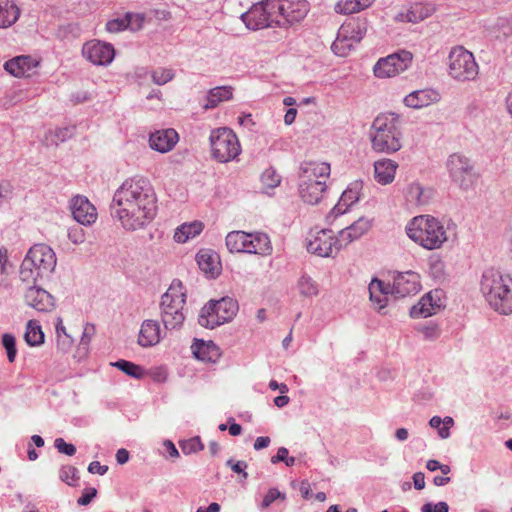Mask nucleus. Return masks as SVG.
<instances>
[{
  "instance_id": "1",
  "label": "nucleus",
  "mask_w": 512,
  "mask_h": 512,
  "mask_svg": "<svg viewBox=\"0 0 512 512\" xmlns=\"http://www.w3.org/2000/svg\"><path fill=\"white\" fill-rule=\"evenodd\" d=\"M111 209L124 230H141L157 215V196L148 180L128 178L114 192Z\"/></svg>"
},
{
  "instance_id": "2",
  "label": "nucleus",
  "mask_w": 512,
  "mask_h": 512,
  "mask_svg": "<svg viewBox=\"0 0 512 512\" xmlns=\"http://www.w3.org/2000/svg\"><path fill=\"white\" fill-rule=\"evenodd\" d=\"M480 289L493 310L503 315L512 314V277L509 274L494 269L485 271Z\"/></svg>"
},
{
  "instance_id": "3",
  "label": "nucleus",
  "mask_w": 512,
  "mask_h": 512,
  "mask_svg": "<svg viewBox=\"0 0 512 512\" xmlns=\"http://www.w3.org/2000/svg\"><path fill=\"white\" fill-rule=\"evenodd\" d=\"M402 120L396 113L379 114L373 121L372 149L378 153L393 154L402 147Z\"/></svg>"
},
{
  "instance_id": "4",
  "label": "nucleus",
  "mask_w": 512,
  "mask_h": 512,
  "mask_svg": "<svg viewBox=\"0 0 512 512\" xmlns=\"http://www.w3.org/2000/svg\"><path fill=\"white\" fill-rule=\"evenodd\" d=\"M406 234L414 243L427 250L440 249L448 240L440 220L431 215L413 217L406 225Z\"/></svg>"
},
{
  "instance_id": "5",
  "label": "nucleus",
  "mask_w": 512,
  "mask_h": 512,
  "mask_svg": "<svg viewBox=\"0 0 512 512\" xmlns=\"http://www.w3.org/2000/svg\"><path fill=\"white\" fill-rule=\"evenodd\" d=\"M56 266L54 251L45 244L31 247L20 267V280L25 284H35L38 278L51 273Z\"/></svg>"
},
{
  "instance_id": "6",
  "label": "nucleus",
  "mask_w": 512,
  "mask_h": 512,
  "mask_svg": "<svg viewBox=\"0 0 512 512\" xmlns=\"http://www.w3.org/2000/svg\"><path fill=\"white\" fill-rule=\"evenodd\" d=\"M186 290L180 281H173L162 295L160 308L161 318L165 328H176L185 320L184 307Z\"/></svg>"
},
{
  "instance_id": "7",
  "label": "nucleus",
  "mask_w": 512,
  "mask_h": 512,
  "mask_svg": "<svg viewBox=\"0 0 512 512\" xmlns=\"http://www.w3.org/2000/svg\"><path fill=\"white\" fill-rule=\"evenodd\" d=\"M225 243L231 253L268 256L273 250L269 236L261 232L231 231L226 235Z\"/></svg>"
},
{
  "instance_id": "8",
  "label": "nucleus",
  "mask_w": 512,
  "mask_h": 512,
  "mask_svg": "<svg viewBox=\"0 0 512 512\" xmlns=\"http://www.w3.org/2000/svg\"><path fill=\"white\" fill-rule=\"evenodd\" d=\"M448 74L458 82L475 80L479 74V65L473 53L463 46L453 47L448 55Z\"/></svg>"
},
{
  "instance_id": "9",
  "label": "nucleus",
  "mask_w": 512,
  "mask_h": 512,
  "mask_svg": "<svg viewBox=\"0 0 512 512\" xmlns=\"http://www.w3.org/2000/svg\"><path fill=\"white\" fill-rule=\"evenodd\" d=\"M238 311V303L229 297L211 300L202 309L198 322L202 327L213 329L231 321Z\"/></svg>"
},
{
  "instance_id": "10",
  "label": "nucleus",
  "mask_w": 512,
  "mask_h": 512,
  "mask_svg": "<svg viewBox=\"0 0 512 512\" xmlns=\"http://www.w3.org/2000/svg\"><path fill=\"white\" fill-rule=\"evenodd\" d=\"M209 139L211 155L220 163L234 160L241 152L239 139L229 128L223 127L213 130Z\"/></svg>"
},
{
  "instance_id": "11",
  "label": "nucleus",
  "mask_w": 512,
  "mask_h": 512,
  "mask_svg": "<svg viewBox=\"0 0 512 512\" xmlns=\"http://www.w3.org/2000/svg\"><path fill=\"white\" fill-rule=\"evenodd\" d=\"M307 251L319 257H334L343 248L340 236L331 229L311 230L306 239Z\"/></svg>"
},
{
  "instance_id": "12",
  "label": "nucleus",
  "mask_w": 512,
  "mask_h": 512,
  "mask_svg": "<svg viewBox=\"0 0 512 512\" xmlns=\"http://www.w3.org/2000/svg\"><path fill=\"white\" fill-rule=\"evenodd\" d=\"M274 5V0H265L254 4L242 15V20L246 27L251 30H259L272 26L273 24L277 25L279 20H276V9H272Z\"/></svg>"
},
{
  "instance_id": "13",
  "label": "nucleus",
  "mask_w": 512,
  "mask_h": 512,
  "mask_svg": "<svg viewBox=\"0 0 512 512\" xmlns=\"http://www.w3.org/2000/svg\"><path fill=\"white\" fill-rule=\"evenodd\" d=\"M275 5L272 9H276L277 25L284 26L294 24L303 20L308 11L309 3L306 0H274Z\"/></svg>"
},
{
  "instance_id": "14",
  "label": "nucleus",
  "mask_w": 512,
  "mask_h": 512,
  "mask_svg": "<svg viewBox=\"0 0 512 512\" xmlns=\"http://www.w3.org/2000/svg\"><path fill=\"white\" fill-rule=\"evenodd\" d=\"M413 55L409 51H401L381 58L374 66V74L378 78L394 77L404 72L412 63Z\"/></svg>"
},
{
  "instance_id": "15",
  "label": "nucleus",
  "mask_w": 512,
  "mask_h": 512,
  "mask_svg": "<svg viewBox=\"0 0 512 512\" xmlns=\"http://www.w3.org/2000/svg\"><path fill=\"white\" fill-rule=\"evenodd\" d=\"M83 56L94 65H108L115 56V50L109 43L90 40L83 45Z\"/></svg>"
},
{
  "instance_id": "16",
  "label": "nucleus",
  "mask_w": 512,
  "mask_h": 512,
  "mask_svg": "<svg viewBox=\"0 0 512 512\" xmlns=\"http://www.w3.org/2000/svg\"><path fill=\"white\" fill-rule=\"evenodd\" d=\"M166 329L159 321L146 319L140 325L137 343L143 348L154 347L166 336Z\"/></svg>"
},
{
  "instance_id": "17",
  "label": "nucleus",
  "mask_w": 512,
  "mask_h": 512,
  "mask_svg": "<svg viewBox=\"0 0 512 512\" xmlns=\"http://www.w3.org/2000/svg\"><path fill=\"white\" fill-rule=\"evenodd\" d=\"M421 288L420 276L413 271L399 273L393 281L391 293L395 297H406L419 292Z\"/></svg>"
},
{
  "instance_id": "18",
  "label": "nucleus",
  "mask_w": 512,
  "mask_h": 512,
  "mask_svg": "<svg viewBox=\"0 0 512 512\" xmlns=\"http://www.w3.org/2000/svg\"><path fill=\"white\" fill-rule=\"evenodd\" d=\"M71 214L74 220L81 225L89 226L97 219L95 206L84 196H76L70 204Z\"/></svg>"
},
{
  "instance_id": "19",
  "label": "nucleus",
  "mask_w": 512,
  "mask_h": 512,
  "mask_svg": "<svg viewBox=\"0 0 512 512\" xmlns=\"http://www.w3.org/2000/svg\"><path fill=\"white\" fill-rule=\"evenodd\" d=\"M330 164L326 162H305L301 165L299 181L319 183L323 182V186L327 187V180L330 176Z\"/></svg>"
},
{
  "instance_id": "20",
  "label": "nucleus",
  "mask_w": 512,
  "mask_h": 512,
  "mask_svg": "<svg viewBox=\"0 0 512 512\" xmlns=\"http://www.w3.org/2000/svg\"><path fill=\"white\" fill-rule=\"evenodd\" d=\"M441 294L440 290H434L421 297L418 303L412 306L410 310L411 317L427 318L435 314L442 305Z\"/></svg>"
},
{
  "instance_id": "21",
  "label": "nucleus",
  "mask_w": 512,
  "mask_h": 512,
  "mask_svg": "<svg viewBox=\"0 0 512 512\" xmlns=\"http://www.w3.org/2000/svg\"><path fill=\"white\" fill-rule=\"evenodd\" d=\"M26 285L24 298L27 305L38 311H48L53 307V297L46 290L36 286V283Z\"/></svg>"
},
{
  "instance_id": "22",
  "label": "nucleus",
  "mask_w": 512,
  "mask_h": 512,
  "mask_svg": "<svg viewBox=\"0 0 512 512\" xmlns=\"http://www.w3.org/2000/svg\"><path fill=\"white\" fill-rule=\"evenodd\" d=\"M39 61L29 55L16 56L4 64V69L14 77H29L36 67L39 66Z\"/></svg>"
},
{
  "instance_id": "23",
  "label": "nucleus",
  "mask_w": 512,
  "mask_h": 512,
  "mask_svg": "<svg viewBox=\"0 0 512 512\" xmlns=\"http://www.w3.org/2000/svg\"><path fill=\"white\" fill-rule=\"evenodd\" d=\"M441 100L440 93L432 88L415 90L404 98V104L413 109H422Z\"/></svg>"
},
{
  "instance_id": "24",
  "label": "nucleus",
  "mask_w": 512,
  "mask_h": 512,
  "mask_svg": "<svg viewBox=\"0 0 512 512\" xmlns=\"http://www.w3.org/2000/svg\"><path fill=\"white\" fill-rule=\"evenodd\" d=\"M373 225V219L368 217H360L350 226L339 231L340 242L343 247H346L350 243L360 239L365 235Z\"/></svg>"
},
{
  "instance_id": "25",
  "label": "nucleus",
  "mask_w": 512,
  "mask_h": 512,
  "mask_svg": "<svg viewBox=\"0 0 512 512\" xmlns=\"http://www.w3.org/2000/svg\"><path fill=\"white\" fill-rule=\"evenodd\" d=\"M179 140L178 133L174 129L158 130L150 135V147L160 153L171 151Z\"/></svg>"
},
{
  "instance_id": "26",
  "label": "nucleus",
  "mask_w": 512,
  "mask_h": 512,
  "mask_svg": "<svg viewBox=\"0 0 512 512\" xmlns=\"http://www.w3.org/2000/svg\"><path fill=\"white\" fill-rule=\"evenodd\" d=\"M199 268L208 276L214 278L221 272L219 255L210 249H202L196 255Z\"/></svg>"
},
{
  "instance_id": "27",
  "label": "nucleus",
  "mask_w": 512,
  "mask_h": 512,
  "mask_svg": "<svg viewBox=\"0 0 512 512\" xmlns=\"http://www.w3.org/2000/svg\"><path fill=\"white\" fill-rule=\"evenodd\" d=\"M191 349L193 355L202 362L216 363L221 357L220 348L212 341L196 339Z\"/></svg>"
},
{
  "instance_id": "28",
  "label": "nucleus",
  "mask_w": 512,
  "mask_h": 512,
  "mask_svg": "<svg viewBox=\"0 0 512 512\" xmlns=\"http://www.w3.org/2000/svg\"><path fill=\"white\" fill-rule=\"evenodd\" d=\"M398 164L391 159H381L374 163V178L382 185L393 182Z\"/></svg>"
},
{
  "instance_id": "29",
  "label": "nucleus",
  "mask_w": 512,
  "mask_h": 512,
  "mask_svg": "<svg viewBox=\"0 0 512 512\" xmlns=\"http://www.w3.org/2000/svg\"><path fill=\"white\" fill-rule=\"evenodd\" d=\"M327 187L323 186V182L309 183L299 181V195L301 199L310 205L317 204L323 198Z\"/></svg>"
},
{
  "instance_id": "30",
  "label": "nucleus",
  "mask_w": 512,
  "mask_h": 512,
  "mask_svg": "<svg viewBox=\"0 0 512 512\" xmlns=\"http://www.w3.org/2000/svg\"><path fill=\"white\" fill-rule=\"evenodd\" d=\"M340 29L358 44L367 32L368 21L362 18H350L340 26Z\"/></svg>"
},
{
  "instance_id": "31",
  "label": "nucleus",
  "mask_w": 512,
  "mask_h": 512,
  "mask_svg": "<svg viewBox=\"0 0 512 512\" xmlns=\"http://www.w3.org/2000/svg\"><path fill=\"white\" fill-rule=\"evenodd\" d=\"M95 334V326L93 324L86 323L83 327L81 339L75 346H71L69 352L72 357L77 361L84 359L89 351V343Z\"/></svg>"
},
{
  "instance_id": "32",
  "label": "nucleus",
  "mask_w": 512,
  "mask_h": 512,
  "mask_svg": "<svg viewBox=\"0 0 512 512\" xmlns=\"http://www.w3.org/2000/svg\"><path fill=\"white\" fill-rule=\"evenodd\" d=\"M389 292H391L389 285H386L378 279H373L369 284L370 300L378 310L386 307Z\"/></svg>"
},
{
  "instance_id": "33",
  "label": "nucleus",
  "mask_w": 512,
  "mask_h": 512,
  "mask_svg": "<svg viewBox=\"0 0 512 512\" xmlns=\"http://www.w3.org/2000/svg\"><path fill=\"white\" fill-rule=\"evenodd\" d=\"M361 183H352L341 195L338 204L333 208V212L343 214L349 206L359 200Z\"/></svg>"
},
{
  "instance_id": "34",
  "label": "nucleus",
  "mask_w": 512,
  "mask_h": 512,
  "mask_svg": "<svg viewBox=\"0 0 512 512\" xmlns=\"http://www.w3.org/2000/svg\"><path fill=\"white\" fill-rule=\"evenodd\" d=\"M447 167L456 181H462L465 174H468L471 170L468 158L459 154H453L449 157Z\"/></svg>"
},
{
  "instance_id": "35",
  "label": "nucleus",
  "mask_w": 512,
  "mask_h": 512,
  "mask_svg": "<svg viewBox=\"0 0 512 512\" xmlns=\"http://www.w3.org/2000/svg\"><path fill=\"white\" fill-rule=\"evenodd\" d=\"M20 16V9L13 0H0V28L14 24Z\"/></svg>"
},
{
  "instance_id": "36",
  "label": "nucleus",
  "mask_w": 512,
  "mask_h": 512,
  "mask_svg": "<svg viewBox=\"0 0 512 512\" xmlns=\"http://www.w3.org/2000/svg\"><path fill=\"white\" fill-rule=\"evenodd\" d=\"M437 11L433 3H415L408 8V22L418 23L431 17Z\"/></svg>"
},
{
  "instance_id": "37",
  "label": "nucleus",
  "mask_w": 512,
  "mask_h": 512,
  "mask_svg": "<svg viewBox=\"0 0 512 512\" xmlns=\"http://www.w3.org/2000/svg\"><path fill=\"white\" fill-rule=\"evenodd\" d=\"M203 227L202 222L199 221L184 223L175 230L173 238L177 243H186L188 240L199 235Z\"/></svg>"
},
{
  "instance_id": "38",
  "label": "nucleus",
  "mask_w": 512,
  "mask_h": 512,
  "mask_svg": "<svg viewBox=\"0 0 512 512\" xmlns=\"http://www.w3.org/2000/svg\"><path fill=\"white\" fill-rule=\"evenodd\" d=\"M356 45L357 43L339 28L337 37L332 43L331 48L336 55L345 57L349 55Z\"/></svg>"
},
{
  "instance_id": "39",
  "label": "nucleus",
  "mask_w": 512,
  "mask_h": 512,
  "mask_svg": "<svg viewBox=\"0 0 512 512\" xmlns=\"http://www.w3.org/2000/svg\"><path fill=\"white\" fill-rule=\"evenodd\" d=\"M297 290L300 296L304 298H313L319 294L318 284L307 275H303L298 279Z\"/></svg>"
},
{
  "instance_id": "40",
  "label": "nucleus",
  "mask_w": 512,
  "mask_h": 512,
  "mask_svg": "<svg viewBox=\"0 0 512 512\" xmlns=\"http://www.w3.org/2000/svg\"><path fill=\"white\" fill-rule=\"evenodd\" d=\"M232 97L231 87L221 86L210 90L208 95V103L205 108H214L220 102L229 100Z\"/></svg>"
},
{
  "instance_id": "41",
  "label": "nucleus",
  "mask_w": 512,
  "mask_h": 512,
  "mask_svg": "<svg viewBox=\"0 0 512 512\" xmlns=\"http://www.w3.org/2000/svg\"><path fill=\"white\" fill-rule=\"evenodd\" d=\"M25 341L30 346H36L44 341V334L41 327L36 322L30 320L27 324L26 332L24 335Z\"/></svg>"
},
{
  "instance_id": "42",
  "label": "nucleus",
  "mask_w": 512,
  "mask_h": 512,
  "mask_svg": "<svg viewBox=\"0 0 512 512\" xmlns=\"http://www.w3.org/2000/svg\"><path fill=\"white\" fill-rule=\"evenodd\" d=\"M117 367L119 370L127 374L128 376L134 377L136 379H140L144 376V369L140 365H137L133 362L120 359L112 364Z\"/></svg>"
},
{
  "instance_id": "43",
  "label": "nucleus",
  "mask_w": 512,
  "mask_h": 512,
  "mask_svg": "<svg viewBox=\"0 0 512 512\" xmlns=\"http://www.w3.org/2000/svg\"><path fill=\"white\" fill-rule=\"evenodd\" d=\"M405 196L408 202L415 205H423L427 201L424 198V189L419 183H411L405 191Z\"/></svg>"
},
{
  "instance_id": "44",
  "label": "nucleus",
  "mask_w": 512,
  "mask_h": 512,
  "mask_svg": "<svg viewBox=\"0 0 512 512\" xmlns=\"http://www.w3.org/2000/svg\"><path fill=\"white\" fill-rule=\"evenodd\" d=\"M180 447L184 454L189 455L203 450L204 444L200 437L196 436L181 442Z\"/></svg>"
},
{
  "instance_id": "45",
  "label": "nucleus",
  "mask_w": 512,
  "mask_h": 512,
  "mask_svg": "<svg viewBox=\"0 0 512 512\" xmlns=\"http://www.w3.org/2000/svg\"><path fill=\"white\" fill-rule=\"evenodd\" d=\"M151 77L156 85H164L173 79L174 73L171 69L157 68L152 71Z\"/></svg>"
},
{
  "instance_id": "46",
  "label": "nucleus",
  "mask_w": 512,
  "mask_h": 512,
  "mask_svg": "<svg viewBox=\"0 0 512 512\" xmlns=\"http://www.w3.org/2000/svg\"><path fill=\"white\" fill-rule=\"evenodd\" d=\"M261 181L267 188H275L281 182L280 175L273 169H266L261 175Z\"/></svg>"
},
{
  "instance_id": "47",
  "label": "nucleus",
  "mask_w": 512,
  "mask_h": 512,
  "mask_svg": "<svg viewBox=\"0 0 512 512\" xmlns=\"http://www.w3.org/2000/svg\"><path fill=\"white\" fill-rule=\"evenodd\" d=\"M277 499L284 501L286 499V495L276 488L269 489L268 492L263 497V500L260 504V508L262 510L267 509Z\"/></svg>"
},
{
  "instance_id": "48",
  "label": "nucleus",
  "mask_w": 512,
  "mask_h": 512,
  "mask_svg": "<svg viewBox=\"0 0 512 512\" xmlns=\"http://www.w3.org/2000/svg\"><path fill=\"white\" fill-rule=\"evenodd\" d=\"M2 344L7 352L9 362H13L16 357V341L15 337L11 334H4L2 337Z\"/></svg>"
},
{
  "instance_id": "49",
  "label": "nucleus",
  "mask_w": 512,
  "mask_h": 512,
  "mask_svg": "<svg viewBox=\"0 0 512 512\" xmlns=\"http://www.w3.org/2000/svg\"><path fill=\"white\" fill-rule=\"evenodd\" d=\"M335 11L345 15L358 13L355 0H338Z\"/></svg>"
},
{
  "instance_id": "50",
  "label": "nucleus",
  "mask_w": 512,
  "mask_h": 512,
  "mask_svg": "<svg viewBox=\"0 0 512 512\" xmlns=\"http://www.w3.org/2000/svg\"><path fill=\"white\" fill-rule=\"evenodd\" d=\"M125 18L128 28L132 31L140 30L145 21L144 15L140 13H126Z\"/></svg>"
},
{
  "instance_id": "51",
  "label": "nucleus",
  "mask_w": 512,
  "mask_h": 512,
  "mask_svg": "<svg viewBox=\"0 0 512 512\" xmlns=\"http://www.w3.org/2000/svg\"><path fill=\"white\" fill-rule=\"evenodd\" d=\"M105 28H106V31L109 33H118L125 29H128V23L124 16L123 18H115V19L109 20L106 23Z\"/></svg>"
},
{
  "instance_id": "52",
  "label": "nucleus",
  "mask_w": 512,
  "mask_h": 512,
  "mask_svg": "<svg viewBox=\"0 0 512 512\" xmlns=\"http://www.w3.org/2000/svg\"><path fill=\"white\" fill-rule=\"evenodd\" d=\"M68 238L74 244H81L85 241V232L82 228L73 226L69 228Z\"/></svg>"
},
{
  "instance_id": "53",
  "label": "nucleus",
  "mask_w": 512,
  "mask_h": 512,
  "mask_svg": "<svg viewBox=\"0 0 512 512\" xmlns=\"http://www.w3.org/2000/svg\"><path fill=\"white\" fill-rule=\"evenodd\" d=\"M449 506L446 502H438L437 504L426 503L422 506L421 512H448Z\"/></svg>"
},
{
  "instance_id": "54",
  "label": "nucleus",
  "mask_w": 512,
  "mask_h": 512,
  "mask_svg": "<svg viewBox=\"0 0 512 512\" xmlns=\"http://www.w3.org/2000/svg\"><path fill=\"white\" fill-rule=\"evenodd\" d=\"M96 495H97L96 488H93V487L86 488L83 491L82 496L78 498L77 504L80 505V506H86V505H88L92 501V499Z\"/></svg>"
},
{
  "instance_id": "55",
  "label": "nucleus",
  "mask_w": 512,
  "mask_h": 512,
  "mask_svg": "<svg viewBox=\"0 0 512 512\" xmlns=\"http://www.w3.org/2000/svg\"><path fill=\"white\" fill-rule=\"evenodd\" d=\"M443 427L439 429V436L442 439H446L450 436V428L454 425L453 418L447 416L442 419Z\"/></svg>"
},
{
  "instance_id": "56",
  "label": "nucleus",
  "mask_w": 512,
  "mask_h": 512,
  "mask_svg": "<svg viewBox=\"0 0 512 512\" xmlns=\"http://www.w3.org/2000/svg\"><path fill=\"white\" fill-rule=\"evenodd\" d=\"M108 470V467L101 465L98 461H93L88 466V471L92 474L104 475Z\"/></svg>"
},
{
  "instance_id": "57",
  "label": "nucleus",
  "mask_w": 512,
  "mask_h": 512,
  "mask_svg": "<svg viewBox=\"0 0 512 512\" xmlns=\"http://www.w3.org/2000/svg\"><path fill=\"white\" fill-rule=\"evenodd\" d=\"M228 465L231 466V469L236 472V473H242L243 474V478H247V473L245 472V469L247 468V463L244 462V461H238L236 463H232L231 460H229L227 462Z\"/></svg>"
},
{
  "instance_id": "58",
  "label": "nucleus",
  "mask_w": 512,
  "mask_h": 512,
  "mask_svg": "<svg viewBox=\"0 0 512 512\" xmlns=\"http://www.w3.org/2000/svg\"><path fill=\"white\" fill-rule=\"evenodd\" d=\"M288 453H289V451L287 448L280 447L277 450L276 455L271 458V462L273 464L278 463V462H284L286 460V458L288 457Z\"/></svg>"
},
{
  "instance_id": "59",
  "label": "nucleus",
  "mask_w": 512,
  "mask_h": 512,
  "mask_svg": "<svg viewBox=\"0 0 512 512\" xmlns=\"http://www.w3.org/2000/svg\"><path fill=\"white\" fill-rule=\"evenodd\" d=\"M414 487L417 490H422L425 487V476L422 472H417L413 475Z\"/></svg>"
},
{
  "instance_id": "60",
  "label": "nucleus",
  "mask_w": 512,
  "mask_h": 512,
  "mask_svg": "<svg viewBox=\"0 0 512 512\" xmlns=\"http://www.w3.org/2000/svg\"><path fill=\"white\" fill-rule=\"evenodd\" d=\"M270 438L267 437V436H260L258 438H256L255 442H254V449L255 450H261L263 448H266L269 446L270 444Z\"/></svg>"
},
{
  "instance_id": "61",
  "label": "nucleus",
  "mask_w": 512,
  "mask_h": 512,
  "mask_svg": "<svg viewBox=\"0 0 512 512\" xmlns=\"http://www.w3.org/2000/svg\"><path fill=\"white\" fill-rule=\"evenodd\" d=\"M299 490L304 499H309L311 497V488L308 481H302L300 483Z\"/></svg>"
},
{
  "instance_id": "62",
  "label": "nucleus",
  "mask_w": 512,
  "mask_h": 512,
  "mask_svg": "<svg viewBox=\"0 0 512 512\" xmlns=\"http://www.w3.org/2000/svg\"><path fill=\"white\" fill-rule=\"evenodd\" d=\"M116 460L119 464H125L129 460V452L126 449H119L116 453Z\"/></svg>"
},
{
  "instance_id": "63",
  "label": "nucleus",
  "mask_w": 512,
  "mask_h": 512,
  "mask_svg": "<svg viewBox=\"0 0 512 512\" xmlns=\"http://www.w3.org/2000/svg\"><path fill=\"white\" fill-rule=\"evenodd\" d=\"M296 115H297V110L295 108L288 109L284 116L285 124L291 125L295 121Z\"/></svg>"
},
{
  "instance_id": "64",
  "label": "nucleus",
  "mask_w": 512,
  "mask_h": 512,
  "mask_svg": "<svg viewBox=\"0 0 512 512\" xmlns=\"http://www.w3.org/2000/svg\"><path fill=\"white\" fill-rule=\"evenodd\" d=\"M164 445L166 446L167 453L169 454L170 457L177 458L179 456L177 448L171 441H166Z\"/></svg>"
}]
</instances>
